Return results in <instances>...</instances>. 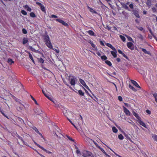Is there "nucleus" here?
<instances>
[{
	"mask_svg": "<svg viewBox=\"0 0 157 157\" xmlns=\"http://www.w3.org/2000/svg\"><path fill=\"white\" fill-rule=\"evenodd\" d=\"M121 4L123 8L126 10H128V7L125 3L121 2Z\"/></svg>",
	"mask_w": 157,
	"mask_h": 157,
	"instance_id": "16",
	"label": "nucleus"
},
{
	"mask_svg": "<svg viewBox=\"0 0 157 157\" xmlns=\"http://www.w3.org/2000/svg\"><path fill=\"white\" fill-rule=\"evenodd\" d=\"M36 3L40 7V9L42 12L45 13H46V11L45 7L43 4L38 2H36Z\"/></svg>",
	"mask_w": 157,
	"mask_h": 157,
	"instance_id": "3",
	"label": "nucleus"
},
{
	"mask_svg": "<svg viewBox=\"0 0 157 157\" xmlns=\"http://www.w3.org/2000/svg\"><path fill=\"white\" fill-rule=\"evenodd\" d=\"M138 37L141 40H143V36L141 34H139V36H138Z\"/></svg>",
	"mask_w": 157,
	"mask_h": 157,
	"instance_id": "43",
	"label": "nucleus"
},
{
	"mask_svg": "<svg viewBox=\"0 0 157 157\" xmlns=\"http://www.w3.org/2000/svg\"><path fill=\"white\" fill-rule=\"evenodd\" d=\"M22 33L24 34H26L27 33V31L24 28L22 29Z\"/></svg>",
	"mask_w": 157,
	"mask_h": 157,
	"instance_id": "44",
	"label": "nucleus"
},
{
	"mask_svg": "<svg viewBox=\"0 0 157 157\" xmlns=\"http://www.w3.org/2000/svg\"><path fill=\"white\" fill-rule=\"evenodd\" d=\"M71 123V124L75 127V125L72 122V121L70 120L68 118H67V119Z\"/></svg>",
	"mask_w": 157,
	"mask_h": 157,
	"instance_id": "55",
	"label": "nucleus"
},
{
	"mask_svg": "<svg viewBox=\"0 0 157 157\" xmlns=\"http://www.w3.org/2000/svg\"><path fill=\"white\" fill-rule=\"evenodd\" d=\"M131 81L132 83L136 87L139 89L141 88L140 86L138 84L136 81L133 80H131Z\"/></svg>",
	"mask_w": 157,
	"mask_h": 157,
	"instance_id": "7",
	"label": "nucleus"
},
{
	"mask_svg": "<svg viewBox=\"0 0 157 157\" xmlns=\"http://www.w3.org/2000/svg\"><path fill=\"white\" fill-rule=\"evenodd\" d=\"M136 27L140 31H142L143 30V28L142 27H139L138 26H136Z\"/></svg>",
	"mask_w": 157,
	"mask_h": 157,
	"instance_id": "52",
	"label": "nucleus"
},
{
	"mask_svg": "<svg viewBox=\"0 0 157 157\" xmlns=\"http://www.w3.org/2000/svg\"><path fill=\"white\" fill-rule=\"evenodd\" d=\"M118 137L120 140H122L124 139V136L121 134H120L118 135Z\"/></svg>",
	"mask_w": 157,
	"mask_h": 157,
	"instance_id": "34",
	"label": "nucleus"
},
{
	"mask_svg": "<svg viewBox=\"0 0 157 157\" xmlns=\"http://www.w3.org/2000/svg\"><path fill=\"white\" fill-rule=\"evenodd\" d=\"M120 37L123 42H124L125 41L126 38L124 36L120 35Z\"/></svg>",
	"mask_w": 157,
	"mask_h": 157,
	"instance_id": "30",
	"label": "nucleus"
},
{
	"mask_svg": "<svg viewBox=\"0 0 157 157\" xmlns=\"http://www.w3.org/2000/svg\"><path fill=\"white\" fill-rule=\"evenodd\" d=\"M133 13L134 15L137 18H140V16L139 14L138 11L136 10H134L133 11Z\"/></svg>",
	"mask_w": 157,
	"mask_h": 157,
	"instance_id": "14",
	"label": "nucleus"
},
{
	"mask_svg": "<svg viewBox=\"0 0 157 157\" xmlns=\"http://www.w3.org/2000/svg\"><path fill=\"white\" fill-rule=\"evenodd\" d=\"M50 17V18H57L58 17L56 16V15H52L51 17Z\"/></svg>",
	"mask_w": 157,
	"mask_h": 157,
	"instance_id": "56",
	"label": "nucleus"
},
{
	"mask_svg": "<svg viewBox=\"0 0 157 157\" xmlns=\"http://www.w3.org/2000/svg\"><path fill=\"white\" fill-rule=\"evenodd\" d=\"M153 96L155 98V101L157 103V94L154 93L153 94Z\"/></svg>",
	"mask_w": 157,
	"mask_h": 157,
	"instance_id": "36",
	"label": "nucleus"
},
{
	"mask_svg": "<svg viewBox=\"0 0 157 157\" xmlns=\"http://www.w3.org/2000/svg\"><path fill=\"white\" fill-rule=\"evenodd\" d=\"M18 138L23 143H24V141L23 139V138L22 137L19 136L18 137Z\"/></svg>",
	"mask_w": 157,
	"mask_h": 157,
	"instance_id": "57",
	"label": "nucleus"
},
{
	"mask_svg": "<svg viewBox=\"0 0 157 157\" xmlns=\"http://www.w3.org/2000/svg\"><path fill=\"white\" fill-rule=\"evenodd\" d=\"M118 99L120 101H122L123 99L121 96H119L118 97Z\"/></svg>",
	"mask_w": 157,
	"mask_h": 157,
	"instance_id": "51",
	"label": "nucleus"
},
{
	"mask_svg": "<svg viewBox=\"0 0 157 157\" xmlns=\"http://www.w3.org/2000/svg\"><path fill=\"white\" fill-rule=\"evenodd\" d=\"M24 8L25 9H26L28 11L31 12V9L27 5H25L24 6Z\"/></svg>",
	"mask_w": 157,
	"mask_h": 157,
	"instance_id": "23",
	"label": "nucleus"
},
{
	"mask_svg": "<svg viewBox=\"0 0 157 157\" xmlns=\"http://www.w3.org/2000/svg\"><path fill=\"white\" fill-rule=\"evenodd\" d=\"M106 29L109 30L111 29L109 25L106 26Z\"/></svg>",
	"mask_w": 157,
	"mask_h": 157,
	"instance_id": "63",
	"label": "nucleus"
},
{
	"mask_svg": "<svg viewBox=\"0 0 157 157\" xmlns=\"http://www.w3.org/2000/svg\"><path fill=\"white\" fill-rule=\"evenodd\" d=\"M33 142L37 146H38V147L42 149V150H43L44 151L46 152L47 153H48V154H50L52 152H51L45 149L43 147L41 146L39 144H38L36 142H35L34 141H33Z\"/></svg>",
	"mask_w": 157,
	"mask_h": 157,
	"instance_id": "4",
	"label": "nucleus"
},
{
	"mask_svg": "<svg viewBox=\"0 0 157 157\" xmlns=\"http://www.w3.org/2000/svg\"><path fill=\"white\" fill-rule=\"evenodd\" d=\"M101 59L103 60H105L107 59V58L104 55L101 56Z\"/></svg>",
	"mask_w": 157,
	"mask_h": 157,
	"instance_id": "32",
	"label": "nucleus"
},
{
	"mask_svg": "<svg viewBox=\"0 0 157 157\" xmlns=\"http://www.w3.org/2000/svg\"><path fill=\"white\" fill-rule=\"evenodd\" d=\"M128 86H129V88L130 89H131L133 90V91H136V89L135 88H134L133 86H131L130 84H129L128 85Z\"/></svg>",
	"mask_w": 157,
	"mask_h": 157,
	"instance_id": "40",
	"label": "nucleus"
},
{
	"mask_svg": "<svg viewBox=\"0 0 157 157\" xmlns=\"http://www.w3.org/2000/svg\"><path fill=\"white\" fill-rule=\"evenodd\" d=\"M66 136L68 138V139L71 141L72 142H74V139H73L72 138H71V137L67 135H66Z\"/></svg>",
	"mask_w": 157,
	"mask_h": 157,
	"instance_id": "35",
	"label": "nucleus"
},
{
	"mask_svg": "<svg viewBox=\"0 0 157 157\" xmlns=\"http://www.w3.org/2000/svg\"><path fill=\"white\" fill-rule=\"evenodd\" d=\"M132 113L133 115L138 120L140 119V117L138 116V114L134 110L132 111Z\"/></svg>",
	"mask_w": 157,
	"mask_h": 157,
	"instance_id": "17",
	"label": "nucleus"
},
{
	"mask_svg": "<svg viewBox=\"0 0 157 157\" xmlns=\"http://www.w3.org/2000/svg\"><path fill=\"white\" fill-rule=\"evenodd\" d=\"M54 50L56 53H59V49H57L56 48H53L52 47V48H51Z\"/></svg>",
	"mask_w": 157,
	"mask_h": 157,
	"instance_id": "47",
	"label": "nucleus"
},
{
	"mask_svg": "<svg viewBox=\"0 0 157 157\" xmlns=\"http://www.w3.org/2000/svg\"><path fill=\"white\" fill-rule=\"evenodd\" d=\"M80 82L83 86H84L88 90H89V89L88 87V86L86 84L84 81L82 79H80Z\"/></svg>",
	"mask_w": 157,
	"mask_h": 157,
	"instance_id": "10",
	"label": "nucleus"
},
{
	"mask_svg": "<svg viewBox=\"0 0 157 157\" xmlns=\"http://www.w3.org/2000/svg\"><path fill=\"white\" fill-rule=\"evenodd\" d=\"M29 58L34 63V61L33 60V56L31 55V54L29 52Z\"/></svg>",
	"mask_w": 157,
	"mask_h": 157,
	"instance_id": "31",
	"label": "nucleus"
},
{
	"mask_svg": "<svg viewBox=\"0 0 157 157\" xmlns=\"http://www.w3.org/2000/svg\"><path fill=\"white\" fill-rule=\"evenodd\" d=\"M42 91L46 97H47V96L49 95L48 94L46 93V92L43 90H42Z\"/></svg>",
	"mask_w": 157,
	"mask_h": 157,
	"instance_id": "46",
	"label": "nucleus"
},
{
	"mask_svg": "<svg viewBox=\"0 0 157 157\" xmlns=\"http://www.w3.org/2000/svg\"><path fill=\"white\" fill-rule=\"evenodd\" d=\"M88 33L91 36H94V33L93 31L91 30H89L87 31Z\"/></svg>",
	"mask_w": 157,
	"mask_h": 157,
	"instance_id": "21",
	"label": "nucleus"
},
{
	"mask_svg": "<svg viewBox=\"0 0 157 157\" xmlns=\"http://www.w3.org/2000/svg\"><path fill=\"white\" fill-rule=\"evenodd\" d=\"M65 116L67 117V118H68V113L67 112V113H64V114H63Z\"/></svg>",
	"mask_w": 157,
	"mask_h": 157,
	"instance_id": "62",
	"label": "nucleus"
},
{
	"mask_svg": "<svg viewBox=\"0 0 157 157\" xmlns=\"http://www.w3.org/2000/svg\"><path fill=\"white\" fill-rule=\"evenodd\" d=\"M126 59H128V56H126L124 53H122V54H121Z\"/></svg>",
	"mask_w": 157,
	"mask_h": 157,
	"instance_id": "50",
	"label": "nucleus"
},
{
	"mask_svg": "<svg viewBox=\"0 0 157 157\" xmlns=\"http://www.w3.org/2000/svg\"><path fill=\"white\" fill-rule=\"evenodd\" d=\"M38 61L40 63H43L44 62L43 59L41 58H40L38 59Z\"/></svg>",
	"mask_w": 157,
	"mask_h": 157,
	"instance_id": "38",
	"label": "nucleus"
},
{
	"mask_svg": "<svg viewBox=\"0 0 157 157\" xmlns=\"http://www.w3.org/2000/svg\"><path fill=\"white\" fill-rule=\"evenodd\" d=\"M152 137L154 140L157 142V135L155 134H152Z\"/></svg>",
	"mask_w": 157,
	"mask_h": 157,
	"instance_id": "25",
	"label": "nucleus"
},
{
	"mask_svg": "<svg viewBox=\"0 0 157 157\" xmlns=\"http://www.w3.org/2000/svg\"><path fill=\"white\" fill-rule=\"evenodd\" d=\"M142 51L146 54H147L150 56H151V53L149 51H147L145 49L143 48H141Z\"/></svg>",
	"mask_w": 157,
	"mask_h": 157,
	"instance_id": "15",
	"label": "nucleus"
},
{
	"mask_svg": "<svg viewBox=\"0 0 157 157\" xmlns=\"http://www.w3.org/2000/svg\"><path fill=\"white\" fill-rule=\"evenodd\" d=\"M78 92L79 95L81 96H83L84 94V93L82 92L81 90H79L78 91Z\"/></svg>",
	"mask_w": 157,
	"mask_h": 157,
	"instance_id": "29",
	"label": "nucleus"
},
{
	"mask_svg": "<svg viewBox=\"0 0 157 157\" xmlns=\"http://www.w3.org/2000/svg\"><path fill=\"white\" fill-rule=\"evenodd\" d=\"M88 8L90 10V12L95 13H97L96 12L95 10H94L93 9L89 7V6Z\"/></svg>",
	"mask_w": 157,
	"mask_h": 157,
	"instance_id": "27",
	"label": "nucleus"
},
{
	"mask_svg": "<svg viewBox=\"0 0 157 157\" xmlns=\"http://www.w3.org/2000/svg\"><path fill=\"white\" fill-rule=\"evenodd\" d=\"M105 44L106 46L110 48L113 51H116V49L115 48L113 47L111 44L109 43H106Z\"/></svg>",
	"mask_w": 157,
	"mask_h": 157,
	"instance_id": "12",
	"label": "nucleus"
},
{
	"mask_svg": "<svg viewBox=\"0 0 157 157\" xmlns=\"http://www.w3.org/2000/svg\"><path fill=\"white\" fill-rule=\"evenodd\" d=\"M33 129L35 130V131L37 133H39V132L38 130L37 129V128L35 127H34L33 128Z\"/></svg>",
	"mask_w": 157,
	"mask_h": 157,
	"instance_id": "45",
	"label": "nucleus"
},
{
	"mask_svg": "<svg viewBox=\"0 0 157 157\" xmlns=\"http://www.w3.org/2000/svg\"><path fill=\"white\" fill-rule=\"evenodd\" d=\"M124 112L127 116H130V111L125 107L123 106Z\"/></svg>",
	"mask_w": 157,
	"mask_h": 157,
	"instance_id": "9",
	"label": "nucleus"
},
{
	"mask_svg": "<svg viewBox=\"0 0 157 157\" xmlns=\"http://www.w3.org/2000/svg\"><path fill=\"white\" fill-rule=\"evenodd\" d=\"M44 41L46 45L50 48H52V45L51 42L49 37L48 34L43 36Z\"/></svg>",
	"mask_w": 157,
	"mask_h": 157,
	"instance_id": "1",
	"label": "nucleus"
},
{
	"mask_svg": "<svg viewBox=\"0 0 157 157\" xmlns=\"http://www.w3.org/2000/svg\"><path fill=\"white\" fill-rule=\"evenodd\" d=\"M112 129L113 132L114 133H117L118 131L117 128L114 126L113 127Z\"/></svg>",
	"mask_w": 157,
	"mask_h": 157,
	"instance_id": "28",
	"label": "nucleus"
},
{
	"mask_svg": "<svg viewBox=\"0 0 157 157\" xmlns=\"http://www.w3.org/2000/svg\"><path fill=\"white\" fill-rule=\"evenodd\" d=\"M75 77H73L71 79L70 84L72 86H74L75 84Z\"/></svg>",
	"mask_w": 157,
	"mask_h": 157,
	"instance_id": "13",
	"label": "nucleus"
},
{
	"mask_svg": "<svg viewBox=\"0 0 157 157\" xmlns=\"http://www.w3.org/2000/svg\"><path fill=\"white\" fill-rule=\"evenodd\" d=\"M105 63L109 66H111L112 65L111 63L109 61L106 60L105 62Z\"/></svg>",
	"mask_w": 157,
	"mask_h": 157,
	"instance_id": "26",
	"label": "nucleus"
},
{
	"mask_svg": "<svg viewBox=\"0 0 157 157\" xmlns=\"http://www.w3.org/2000/svg\"><path fill=\"white\" fill-rule=\"evenodd\" d=\"M112 55L113 56L114 58H116L117 56V51H111V52Z\"/></svg>",
	"mask_w": 157,
	"mask_h": 157,
	"instance_id": "18",
	"label": "nucleus"
},
{
	"mask_svg": "<svg viewBox=\"0 0 157 157\" xmlns=\"http://www.w3.org/2000/svg\"><path fill=\"white\" fill-rule=\"evenodd\" d=\"M146 112L147 113H148L149 114H150L151 113V112L148 109L146 110Z\"/></svg>",
	"mask_w": 157,
	"mask_h": 157,
	"instance_id": "58",
	"label": "nucleus"
},
{
	"mask_svg": "<svg viewBox=\"0 0 157 157\" xmlns=\"http://www.w3.org/2000/svg\"><path fill=\"white\" fill-rule=\"evenodd\" d=\"M20 104V105L19 106L17 107V109L18 111H21L25 107V106L23 105L21 103Z\"/></svg>",
	"mask_w": 157,
	"mask_h": 157,
	"instance_id": "11",
	"label": "nucleus"
},
{
	"mask_svg": "<svg viewBox=\"0 0 157 157\" xmlns=\"http://www.w3.org/2000/svg\"><path fill=\"white\" fill-rule=\"evenodd\" d=\"M118 52L120 54H122V53H123L122 51L120 49L118 50Z\"/></svg>",
	"mask_w": 157,
	"mask_h": 157,
	"instance_id": "64",
	"label": "nucleus"
},
{
	"mask_svg": "<svg viewBox=\"0 0 157 157\" xmlns=\"http://www.w3.org/2000/svg\"><path fill=\"white\" fill-rule=\"evenodd\" d=\"M21 13L24 15H26L27 14V12L24 10H22L21 11Z\"/></svg>",
	"mask_w": 157,
	"mask_h": 157,
	"instance_id": "39",
	"label": "nucleus"
},
{
	"mask_svg": "<svg viewBox=\"0 0 157 157\" xmlns=\"http://www.w3.org/2000/svg\"><path fill=\"white\" fill-rule=\"evenodd\" d=\"M137 121L140 124V125H142L143 127H144L145 128H146V125L145 124L144 122L143 121H142L141 120V118H140V119H138L137 120Z\"/></svg>",
	"mask_w": 157,
	"mask_h": 157,
	"instance_id": "8",
	"label": "nucleus"
},
{
	"mask_svg": "<svg viewBox=\"0 0 157 157\" xmlns=\"http://www.w3.org/2000/svg\"><path fill=\"white\" fill-rule=\"evenodd\" d=\"M92 141L94 142V143L98 148L100 147V146L96 142H95L94 140H92Z\"/></svg>",
	"mask_w": 157,
	"mask_h": 157,
	"instance_id": "48",
	"label": "nucleus"
},
{
	"mask_svg": "<svg viewBox=\"0 0 157 157\" xmlns=\"http://www.w3.org/2000/svg\"><path fill=\"white\" fill-rule=\"evenodd\" d=\"M127 37L128 40L131 41H133V40L132 39L131 37H130L129 36H128Z\"/></svg>",
	"mask_w": 157,
	"mask_h": 157,
	"instance_id": "49",
	"label": "nucleus"
},
{
	"mask_svg": "<svg viewBox=\"0 0 157 157\" xmlns=\"http://www.w3.org/2000/svg\"><path fill=\"white\" fill-rule=\"evenodd\" d=\"M63 114H64V113H67V110L65 109H64L63 110Z\"/></svg>",
	"mask_w": 157,
	"mask_h": 157,
	"instance_id": "60",
	"label": "nucleus"
},
{
	"mask_svg": "<svg viewBox=\"0 0 157 157\" xmlns=\"http://www.w3.org/2000/svg\"><path fill=\"white\" fill-rule=\"evenodd\" d=\"M8 62L11 65L12 63H14V61H13L12 59L9 58L8 59Z\"/></svg>",
	"mask_w": 157,
	"mask_h": 157,
	"instance_id": "24",
	"label": "nucleus"
},
{
	"mask_svg": "<svg viewBox=\"0 0 157 157\" xmlns=\"http://www.w3.org/2000/svg\"><path fill=\"white\" fill-rule=\"evenodd\" d=\"M15 101L17 102L18 104H21V101L18 98L15 97Z\"/></svg>",
	"mask_w": 157,
	"mask_h": 157,
	"instance_id": "37",
	"label": "nucleus"
},
{
	"mask_svg": "<svg viewBox=\"0 0 157 157\" xmlns=\"http://www.w3.org/2000/svg\"><path fill=\"white\" fill-rule=\"evenodd\" d=\"M100 44L101 45H102L103 46H105V45H104V44L102 40H101L100 41Z\"/></svg>",
	"mask_w": 157,
	"mask_h": 157,
	"instance_id": "59",
	"label": "nucleus"
},
{
	"mask_svg": "<svg viewBox=\"0 0 157 157\" xmlns=\"http://www.w3.org/2000/svg\"><path fill=\"white\" fill-rule=\"evenodd\" d=\"M1 113L5 117H6L8 119H9L8 116L5 114L4 113V112H3V110H2V111H0Z\"/></svg>",
	"mask_w": 157,
	"mask_h": 157,
	"instance_id": "42",
	"label": "nucleus"
},
{
	"mask_svg": "<svg viewBox=\"0 0 157 157\" xmlns=\"http://www.w3.org/2000/svg\"><path fill=\"white\" fill-rule=\"evenodd\" d=\"M31 97L32 99L34 101L35 104L36 105H38L36 100L32 95H31Z\"/></svg>",
	"mask_w": 157,
	"mask_h": 157,
	"instance_id": "41",
	"label": "nucleus"
},
{
	"mask_svg": "<svg viewBox=\"0 0 157 157\" xmlns=\"http://www.w3.org/2000/svg\"><path fill=\"white\" fill-rule=\"evenodd\" d=\"M47 98L50 100L52 101L53 103L55 104V101L54 100L52 97H50L49 96V95H48L47 97Z\"/></svg>",
	"mask_w": 157,
	"mask_h": 157,
	"instance_id": "22",
	"label": "nucleus"
},
{
	"mask_svg": "<svg viewBox=\"0 0 157 157\" xmlns=\"http://www.w3.org/2000/svg\"><path fill=\"white\" fill-rule=\"evenodd\" d=\"M56 21L59 22L60 23L62 24L63 25L65 26H68V24L67 23L65 22L63 20L60 19H57L56 20Z\"/></svg>",
	"mask_w": 157,
	"mask_h": 157,
	"instance_id": "6",
	"label": "nucleus"
},
{
	"mask_svg": "<svg viewBox=\"0 0 157 157\" xmlns=\"http://www.w3.org/2000/svg\"><path fill=\"white\" fill-rule=\"evenodd\" d=\"M82 154V156L84 157H94L92 153L88 151H84Z\"/></svg>",
	"mask_w": 157,
	"mask_h": 157,
	"instance_id": "2",
	"label": "nucleus"
},
{
	"mask_svg": "<svg viewBox=\"0 0 157 157\" xmlns=\"http://www.w3.org/2000/svg\"><path fill=\"white\" fill-rule=\"evenodd\" d=\"M127 47L131 50H133L134 48V44L131 42H128L127 43Z\"/></svg>",
	"mask_w": 157,
	"mask_h": 157,
	"instance_id": "5",
	"label": "nucleus"
},
{
	"mask_svg": "<svg viewBox=\"0 0 157 157\" xmlns=\"http://www.w3.org/2000/svg\"><path fill=\"white\" fill-rule=\"evenodd\" d=\"M99 149H100L101 151L104 154H105L106 156L108 157H110V156L107 154L106 152H105V150L101 147H100L99 148H98Z\"/></svg>",
	"mask_w": 157,
	"mask_h": 157,
	"instance_id": "19",
	"label": "nucleus"
},
{
	"mask_svg": "<svg viewBox=\"0 0 157 157\" xmlns=\"http://www.w3.org/2000/svg\"><path fill=\"white\" fill-rule=\"evenodd\" d=\"M129 7L131 9H133L134 8L133 5L132 3H131L129 4Z\"/></svg>",
	"mask_w": 157,
	"mask_h": 157,
	"instance_id": "54",
	"label": "nucleus"
},
{
	"mask_svg": "<svg viewBox=\"0 0 157 157\" xmlns=\"http://www.w3.org/2000/svg\"><path fill=\"white\" fill-rule=\"evenodd\" d=\"M30 16L32 17H36V15L33 12H31L30 13Z\"/></svg>",
	"mask_w": 157,
	"mask_h": 157,
	"instance_id": "33",
	"label": "nucleus"
},
{
	"mask_svg": "<svg viewBox=\"0 0 157 157\" xmlns=\"http://www.w3.org/2000/svg\"><path fill=\"white\" fill-rule=\"evenodd\" d=\"M90 44L93 48H95V45L93 43V42H90Z\"/></svg>",
	"mask_w": 157,
	"mask_h": 157,
	"instance_id": "53",
	"label": "nucleus"
},
{
	"mask_svg": "<svg viewBox=\"0 0 157 157\" xmlns=\"http://www.w3.org/2000/svg\"><path fill=\"white\" fill-rule=\"evenodd\" d=\"M28 42V38H24L23 39V41H22V44H23L25 45Z\"/></svg>",
	"mask_w": 157,
	"mask_h": 157,
	"instance_id": "20",
	"label": "nucleus"
},
{
	"mask_svg": "<svg viewBox=\"0 0 157 157\" xmlns=\"http://www.w3.org/2000/svg\"><path fill=\"white\" fill-rule=\"evenodd\" d=\"M65 116L67 117V118H68V113L67 112V113H64V114H63Z\"/></svg>",
	"mask_w": 157,
	"mask_h": 157,
	"instance_id": "61",
	"label": "nucleus"
}]
</instances>
